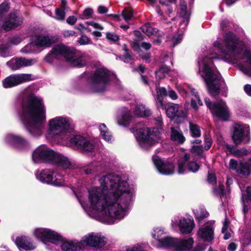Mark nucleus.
I'll use <instances>...</instances> for the list:
<instances>
[{"label":"nucleus","mask_w":251,"mask_h":251,"mask_svg":"<svg viewBox=\"0 0 251 251\" xmlns=\"http://www.w3.org/2000/svg\"><path fill=\"white\" fill-rule=\"evenodd\" d=\"M63 251H83V246L80 243V240H73L63 242L61 246Z\"/></svg>","instance_id":"c85d7f7f"},{"label":"nucleus","mask_w":251,"mask_h":251,"mask_svg":"<svg viewBox=\"0 0 251 251\" xmlns=\"http://www.w3.org/2000/svg\"><path fill=\"white\" fill-rule=\"evenodd\" d=\"M170 69L165 65L162 66L158 70L155 72L156 77L158 79H162L164 78L166 75L168 73Z\"/></svg>","instance_id":"a18cd8bd"},{"label":"nucleus","mask_w":251,"mask_h":251,"mask_svg":"<svg viewBox=\"0 0 251 251\" xmlns=\"http://www.w3.org/2000/svg\"><path fill=\"white\" fill-rule=\"evenodd\" d=\"M107 243L106 237L99 232H89L83 235L80 243L83 248L89 247L98 250L103 248Z\"/></svg>","instance_id":"1a4fd4ad"},{"label":"nucleus","mask_w":251,"mask_h":251,"mask_svg":"<svg viewBox=\"0 0 251 251\" xmlns=\"http://www.w3.org/2000/svg\"><path fill=\"white\" fill-rule=\"evenodd\" d=\"M166 113L167 116L170 118L175 117L185 118L187 116V110L185 111L180 110L179 109V105L173 103H168Z\"/></svg>","instance_id":"393cba45"},{"label":"nucleus","mask_w":251,"mask_h":251,"mask_svg":"<svg viewBox=\"0 0 251 251\" xmlns=\"http://www.w3.org/2000/svg\"><path fill=\"white\" fill-rule=\"evenodd\" d=\"M6 64L11 69L14 71L21 68L19 57L11 59L6 63Z\"/></svg>","instance_id":"c03bdc74"},{"label":"nucleus","mask_w":251,"mask_h":251,"mask_svg":"<svg viewBox=\"0 0 251 251\" xmlns=\"http://www.w3.org/2000/svg\"><path fill=\"white\" fill-rule=\"evenodd\" d=\"M182 39V34L179 33L173 37H168L167 40L170 42L173 47H175L181 42Z\"/></svg>","instance_id":"de8ad7c7"},{"label":"nucleus","mask_w":251,"mask_h":251,"mask_svg":"<svg viewBox=\"0 0 251 251\" xmlns=\"http://www.w3.org/2000/svg\"><path fill=\"white\" fill-rule=\"evenodd\" d=\"M153 163L158 171L162 175H168L174 172V167L172 164L165 163L157 155L152 157Z\"/></svg>","instance_id":"412c9836"},{"label":"nucleus","mask_w":251,"mask_h":251,"mask_svg":"<svg viewBox=\"0 0 251 251\" xmlns=\"http://www.w3.org/2000/svg\"><path fill=\"white\" fill-rule=\"evenodd\" d=\"M100 186L88 190L87 201L81 194H76L85 212L91 217L107 224H113L128 213L133 191L125 177L110 174L99 180Z\"/></svg>","instance_id":"f257e3e1"},{"label":"nucleus","mask_w":251,"mask_h":251,"mask_svg":"<svg viewBox=\"0 0 251 251\" xmlns=\"http://www.w3.org/2000/svg\"><path fill=\"white\" fill-rule=\"evenodd\" d=\"M191 151L197 155L201 156L203 151L201 146H193L191 149Z\"/></svg>","instance_id":"bf43d9fd"},{"label":"nucleus","mask_w":251,"mask_h":251,"mask_svg":"<svg viewBox=\"0 0 251 251\" xmlns=\"http://www.w3.org/2000/svg\"><path fill=\"white\" fill-rule=\"evenodd\" d=\"M212 141L209 135H206L204 137V149L205 150H209L212 145Z\"/></svg>","instance_id":"052dcab7"},{"label":"nucleus","mask_w":251,"mask_h":251,"mask_svg":"<svg viewBox=\"0 0 251 251\" xmlns=\"http://www.w3.org/2000/svg\"><path fill=\"white\" fill-rule=\"evenodd\" d=\"M171 226L174 228L178 226L182 234H189L192 232L195 225L191 217H175L172 220Z\"/></svg>","instance_id":"ddd939ff"},{"label":"nucleus","mask_w":251,"mask_h":251,"mask_svg":"<svg viewBox=\"0 0 251 251\" xmlns=\"http://www.w3.org/2000/svg\"><path fill=\"white\" fill-rule=\"evenodd\" d=\"M190 157L189 154L186 153L178 160L177 172L179 174L185 173L187 169L193 173H196L199 170L200 166L196 162L190 161Z\"/></svg>","instance_id":"f3484780"},{"label":"nucleus","mask_w":251,"mask_h":251,"mask_svg":"<svg viewBox=\"0 0 251 251\" xmlns=\"http://www.w3.org/2000/svg\"><path fill=\"white\" fill-rule=\"evenodd\" d=\"M78 43L81 45H85L91 44V39L86 35H82L77 41Z\"/></svg>","instance_id":"6e6d98bb"},{"label":"nucleus","mask_w":251,"mask_h":251,"mask_svg":"<svg viewBox=\"0 0 251 251\" xmlns=\"http://www.w3.org/2000/svg\"><path fill=\"white\" fill-rule=\"evenodd\" d=\"M22 39L19 36H14L11 37L9 40L8 46L9 45H17L20 43Z\"/></svg>","instance_id":"4d7b16f0"},{"label":"nucleus","mask_w":251,"mask_h":251,"mask_svg":"<svg viewBox=\"0 0 251 251\" xmlns=\"http://www.w3.org/2000/svg\"><path fill=\"white\" fill-rule=\"evenodd\" d=\"M171 139L172 141L179 144H182L185 141V138L182 131L177 127H171Z\"/></svg>","instance_id":"473e14b6"},{"label":"nucleus","mask_w":251,"mask_h":251,"mask_svg":"<svg viewBox=\"0 0 251 251\" xmlns=\"http://www.w3.org/2000/svg\"><path fill=\"white\" fill-rule=\"evenodd\" d=\"M55 151L46 145L37 147L32 152V160L34 163H50Z\"/></svg>","instance_id":"f8f14e48"},{"label":"nucleus","mask_w":251,"mask_h":251,"mask_svg":"<svg viewBox=\"0 0 251 251\" xmlns=\"http://www.w3.org/2000/svg\"><path fill=\"white\" fill-rule=\"evenodd\" d=\"M33 43L37 48H46L55 42L54 37L49 35H38L33 38Z\"/></svg>","instance_id":"5701e85b"},{"label":"nucleus","mask_w":251,"mask_h":251,"mask_svg":"<svg viewBox=\"0 0 251 251\" xmlns=\"http://www.w3.org/2000/svg\"><path fill=\"white\" fill-rule=\"evenodd\" d=\"M71 50L72 53H70L67 62L73 66L77 67L84 66L90 60V56L86 53H82L73 48Z\"/></svg>","instance_id":"6ab92c4d"},{"label":"nucleus","mask_w":251,"mask_h":251,"mask_svg":"<svg viewBox=\"0 0 251 251\" xmlns=\"http://www.w3.org/2000/svg\"><path fill=\"white\" fill-rule=\"evenodd\" d=\"M35 47L33 43V39H32V42L22 48L21 51L22 52L25 53L33 52L35 50Z\"/></svg>","instance_id":"09e8293b"},{"label":"nucleus","mask_w":251,"mask_h":251,"mask_svg":"<svg viewBox=\"0 0 251 251\" xmlns=\"http://www.w3.org/2000/svg\"><path fill=\"white\" fill-rule=\"evenodd\" d=\"M141 29L149 37L152 35L160 36L162 34V32H159L156 28L151 26L149 24H147L143 25Z\"/></svg>","instance_id":"c9c22d12"},{"label":"nucleus","mask_w":251,"mask_h":251,"mask_svg":"<svg viewBox=\"0 0 251 251\" xmlns=\"http://www.w3.org/2000/svg\"><path fill=\"white\" fill-rule=\"evenodd\" d=\"M151 235L152 237L157 241L158 244L167 235V232L165 231L164 228L156 227L154 228Z\"/></svg>","instance_id":"e433bc0d"},{"label":"nucleus","mask_w":251,"mask_h":251,"mask_svg":"<svg viewBox=\"0 0 251 251\" xmlns=\"http://www.w3.org/2000/svg\"><path fill=\"white\" fill-rule=\"evenodd\" d=\"M205 103L213 115L220 120H228L229 116V111L225 101L222 100H219L212 104L210 100L206 98Z\"/></svg>","instance_id":"9d476101"},{"label":"nucleus","mask_w":251,"mask_h":251,"mask_svg":"<svg viewBox=\"0 0 251 251\" xmlns=\"http://www.w3.org/2000/svg\"><path fill=\"white\" fill-rule=\"evenodd\" d=\"M35 176L38 180L44 183L56 186H62L65 184L66 178L51 169L38 170L36 172Z\"/></svg>","instance_id":"6e6552de"},{"label":"nucleus","mask_w":251,"mask_h":251,"mask_svg":"<svg viewBox=\"0 0 251 251\" xmlns=\"http://www.w3.org/2000/svg\"><path fill=\"white\" fill-rule=\"evenodd\" d=\"M122 16L126 22H128L133 18V14L131 9H125L122 13Z\"/></svg>","instance_id":"8fccbe9b"},{"label":"nucleus","mask_w":251,"mask_h":251,"mask_svg":"<svg viewBox=\"0 0 251 251\" xmlns=\"http://www.w3.org/2000/svg\"><path fill=\"white\" fill-rule=\"evenodd\" d=\"M214 46L224 55V59L236 64L241 72L251 76V43L245 44L232 33L226 34L224 39L218 38Z\"/></svg>","instance_id":"f03ea898"},{"label":"nucleus","mask_w":251,"mask_h":251,"mask_svg":"<svg viewBox=\"0 0 251 251\" xmlns=\"http://www.w3.org/2000/svg\"><path fill=\"white\" fill-rule=\"evenodd\" d=\"M196 218L200 221L203 218L207 217L209 213L203 208H200V209L194 210Z\"/></svg>","instance_id":"49530a36"},{"label":"nucleus","mask_w":251,"mask_h":251,"mask_svg":"<svg viewBox=\"0 0 251 251\" xmlns=\"http://www.w3.org/2000/svg\"><path fill=\"white\" fill-rule=\"evenodd\" d=\"M34 234L43 243L54 242L62 240V237L57 232L47 228H37Z\"/></svg>","instance_id":"2eb2a0df"},{"label":"nucleus","mask_w":251,"mask_h":251,"mask_svg":"<svg viewBox=\"0 0 251 251\" xmlns=\"http://www.w3.org/2000/svg\"><path fill=\"white\" fill-rule=\"evenodd\" d=\"M214 222L207 223L203 227L200 228L198 231V236L205 241L210 242L213 238L214 232L212 225Z\"/></svg>","instance_id":"b1692460"},{"label":"nucleus","mask_w":251,"mask_h":251,"mask_svg":"<svg viewBox=\"0 0 251 251\" xmlns=\"http://www.w3.org/2000/svg\"><path fill=\"white\" fill-rule=\"evenodd\" d=\"M226 148L230 151L231 153H233L234 155L237 156H243L247 155L248 153L247 150L245 148H242L240 150H235L228 145H226Z\"/></svg>","instance_id":"37998d69"},{"label":"nucleus","mask_w":251,"mask_h":251,"mask_svg":"<svg viewBox=\"0 0 251 251\" xmlns=\"http://www.w3.org/2000/svg\"><path fill=\"white\" fill-rule=\"evenodd\" d=\"M176 0H159V3L162 5L167 6H170L176 3Z\"/></svg>","instance_id":"69168bd1"},{"label":"nucleus","mask_w":251,"mask_h":251,"mask_svg":"<svg viewBox=\"0 0 251 251\" xmlns=\"http://www.w3.org/2000/svg\"><path fill=\"white\" fill-rule=\"evenodd\" d=\"M32 80L31 74H19L12 75L3 80V85L4 88H11Z\"/></svg>","instance_id":"dca6fc26"},{"label":"nucleus","mask_w":251,"mask_h":251,"mask_svg":"<svg viewBox=\"0 0 251 251\" xmlns=\"http://www.w3.org/2000/svg\"><path fill=\"white\" fill-rule=\"evenodd\" d=\"M110 81V73L104 68L97 69L89 77V88L93 92H102L106 90Z\"/></svg>","instance_id":"0eeeda50"},{"label":"nucleus","mask_w":251,"mask_h":251,"mask_svg":"<svg viewBox=\"0 0 251 251\" xmlns=\"http://www.w3.org/2000/svg\"><path fill=\"white\" fill-rule=\"evenodd\" d=\"M229 167L230 169L234 171L242 177H247L251 173V165L247 162L231 159L229 161Z\"/></svg>","instance_id":"a211bd4d"},{"label":"nucleus","mask_w":251,"mask_h":251,"mask_svg":"<svg viewBox=\"0 0 251 251\" xmlns=\"http://www.w3.org/2000/svg\"><path fill=\"white\" fill-rule=\"evenodd\" d=\"M156 90L157 93L156 95V103L158 106L164 108L162 97L167 95L166 90L164 88H159L158 87H156Z\"/></svg>","instance_id":"4c0bfd02"},{"label":"nucleus","mask_w":251,"mask_h":251,"mask_svg":"<svg viewBox=\"0 0 251 251\" xmlns=\"http://www.w3.org/2000/svg\"><path fill=\"white\" fill-rule=\"evenodd\" d=\"M135 136L140 146L144 149L154 145L161 139V133L158 128L143 127L137 129Z\"/></svg>","instance_id":"423d86ee"},{"label":"nucleus","mask_w":251,"mask_h":251,"mask_svg":"<svg viewBox=\"0 0 251 251\" xmlns=\"http://www.w3.org/2000/svg\"><path fill=\"white\" fill-rule=\"evenodd\" d=\"M55 16L53 17L56 20L60 21H63L65 19V12L64 10L60 8L55 9Z\"/></svg>","instance_id":"3c124183"},{"label":"nucleus","mask_w":251,"mask_h":251,"mask_svg":"<svg viewBox=\"0 0 251 251\" xmlns=\"http://www.w3.org/2000/svg\"><path fill=\"white\" fill-rule=\"evenodd\" d=\"M179 15L181 17L180 26L182 28L186 27L188 24L190 14L187 11L186 3L184 0H180Z\"/></svg>","instance_id":"c756f323"},{"label":"nucleus","mask_w":251,"mask_h":251,"mask_svg":"<svg viewBox=\"0 0 251 251\" xmlns=\"http://www.w3.org/2000/svg\"><path fill=\"white\" fill-rule=\"evenodd\" d=\"M175 250L176 251H190L193 248L194 240L192 238H176Z\"/></svg>","instance_id":"a878e982"},{"label":"nucleus","mask_w":251,"mask_h":251,"mask_svg":"<svg viewBox=\"0 0 251 251\" xmlns=\"http://www.w3.org/2000/svg\"><path fill=\"white\" fill-rule=\"evenodd\" d=\"M63 35L64 37L68 38L70 36H76V33L73 30H65L63 31Z\"/></svg>","instance_id":"338daca9"},{"label":"nucleus","mask_w":251,"mask_h":251,"mask_svg":"<svg viewBox=\"0 0 251 251\" xmlns=\"http://www.w3.org/2000/svg\"><path fill=\"white\" fill-rule=\"evenodd\" d=\"M189 129L191 136L193 137H199L201 135L200 127L193 123H189Z\"/></svg>","instance_id":"79ce46f5"},{"label":"nucleus","mask_w":251,"mask_h":251,"mask_svg":"<svg viewBox=\"0 0 251 251\" xmlns=\"http://www.w3.org/2000/svg\"><path fill=\"white\" fill-rule=\"evenodd\" d=\"M70 145L72 147L83 151H92L94 146L85 137L76 135L70 139Z\"/></svg>","instance_id":"aec40b11"},{"label":"nucleus","mask_w":251,"mask_h":251,"mask_svg":"<svg viewBox=\"0 0 251 251\" xmlns=\"http://www.w3.org/2000/svg\"><path fill=\"white\" fill-rule=\"evenodd\" d=\"M100 131V135L102 138L107 142H111L112 140V136L109 130L104 124H100L99 126Z\"/></svg>","instance_id":"58836bf2"},{"label":"nucleus","mask_w":251,"mask_h":251,"mask_svg":"<svg viewBox=\"0 0 251 251\" xmlns=\"http://www.w3.org/2000/svg\"><path fill=\"white\" fill-rule=\"evenodd\" d=\"M106 38L108 40L114 42L118 41L119 38L117 35L112 32H107L106 34Z\"/></svg>","instance_id":"0e129e2a"},{"label":"nucleus","mask_w":251,"mask_h":251,"mask_svg":"<svg viewBox=\"0 0 251 251\" xmlns=\"http://www.w3.org/2000/svg\"><path fill=\"white\" fill-rule=\"evenodd\" d=\"M20 67H27L31 66L37 62V60L34 58H27L25 57H19Z\"/></svg>","instance_id":"ea45409f"},{"label":"nucleus","mask_w":251,"mask_h":251,"mask_svg":"<svg viewBox=\"0 0 251 251\" xmlns=\"http://www.w3.org/2000/svg\"><path fill=\"white\" fill-rule=\"evenodd\" d=\"M8 46L0 44V55L2 57H6L10 55L8 50Z\"/></svg>","instance_id":"13d9d810"},{"label":"nucleus","mask_w":251,"mask_h":251,"mask_svg":"<svg viewBox=\"0 0 251 251\" xmlns=\"http://www.w3.org/2000/svg\"><path fill=\"white\" fill-rule=\"evenodd\" d=\"M121 114L117 119L118 124L125 126L128 125L132 120L130 111L126 107H123L121 109Z\"/></svg>","instance_id":"2f4dec72"},{"label":"nucleus","mask_w":251,"mask_h":251,"mask_svg":"<svg viewBox=\"0 0 251 251\" xmlns=\"http://www.w3.org/2000/svg\"><path fill=\"white\" fill-rule=\"evenodd\" d=\"M73 126V122L71 118L56 116L49 121L46 137L50 140L66 141L69 138Z\"/></svg>","instance_id":"39448f33"},{"label":"nucleus","mask_w":251,"mask_h":251,"mask_svg":"<svg viewBox=\"0 0 251 251\" xmlns=\"http://www.w3.org/2000/svg\"><path fill=\"white\" fill-rule=\"evenodd\" d=\"M249 134L250 127L248 125L235 124L233 126L232 140L236 145H239L244 141L245 143H248Z\"/></svg>","instance_id":"4468645a"},{"label":"nucleus","mask_w":251,"mask_h":251,"mask_svg":"<svg viewBox=\"0 0 251 251\" xmlns=\"http://www.w3.org/2000/svg\"><path fill=\"white\" fill-rule=\"evenodd\" d=\"M198 101L196 99L192 98L191 99V106L194 110L195 111H197L199 109V106L197 104Z\"/></svg>","instance_id":"774afa93"},{"label":"nucleus","mask_w":251,"mask_h":251,"mask_svg":"<svg viewBox=\"0 0 251 251\" xmlns=\"http://www.w3.org/2000/svg\"><path fill=\"white\" fill-rule=\"evenodd\" d=\"M86 25H87L88 26L90 25L94 28L96 29L101 30L103 29V27L94 21L87 22H86Z\"/></svg>","instance_id":"680f3d73"},{"label":"nucleus","mask_w":251,"mask_h":251,"mask_svg":"<svg viewBox=\"0 0 251 251\" xmlns=\"http://www.w3.org/2000/svg\"><path fill=\"white\" fill-rule=\"evenodd\" d=\"M176 239L167 235L157 244V246L160 248L175 249Z\"/></svg>","instance_id":"72a5a7b5"},{"label":"nucleus","mask_w":251,"mask_h":251,"mask_svg":"<svg viewBox=\"0 0 251 251\" xmlns=\"http://www.w3.org/2000/svg\"><path fill=\"white\" fill-rule=\"evenodd\" d=\"M219 58L218 56L211 53L209 57L199 58L198 62L199 73L204 79L209 93L214 96L219 93L223 83L221 76L212 62V59Z\"/></svg>","instance_id":"20e7f679"},{"label":"nucleus","mask_w":251,"mask_h":251,"mask_svg":"<svg viewBox=\"0 0 251 251\" xmlns=\"http://www.w3.org/2000/svg\"><path fill=\"white\" fill-rule=\"evenodd\" d=\"M191 94L194 97H193L194 99H196L198 101V103L199 105L201 106L202 105V102L200 100V97L198 94V92L195 89H192L190 91Z\"/></svg>","instance_id":"e2e57ef3"},{"label":"nucleus","mask_w":251,"mask_h":251,"mask_svg":"<svg viewBox=\"0 0 251 251\" xmlns=\"http://www.w3.org/2000/svg\"><path fill=\"white\" fill-rule=\"evenodd\" d=\"M131 47L134 50L137 51L138 53L140 54V55L143 59H145L146 61L149 60L150 58V55L148 53H147L145 55H143L141 53V48L145 49L146 50H149L151 47V44L150 43L143 42L140 44L137 40H135L131 44Z\"/></svg>","instance_id":"7c9ffc66"},{"label":"nucleus","mask_w":251,"mask_h":251,"mask_svg":"<svg viewBox=\"0 0 251 251\" xmlns=\"http://www.w3.org/2000/svg\"><path fill=\"white\" fill-rule=\"evenodd\" d=\"M9 9L8 2L4 1L0 5V16L3 17L8 12Z\"/></svg>","instance_id":"5fc2aeb1"},{"label":"nucleus","mask_w":251,"mask_h":251,"mask_svg":"<svg viewBox=\"0 0 251 251\" xmlns=\"http://www.w3.org/2000/svg\"><path fill=\"white\" fill-rule=\"evenodd\" d=\"M5 142L16 148H21L26 144V141L22 137L12 133H9L4 137Z\"/></svg>","instance_id":"bb28decb"},{"label":"nucleus","mask_w":251,"mask_h":251,"mask_svg":"<svg viewBox=\"0 0 251 251\" xmlns=\"http://www.w3.org/2000/svg\"><path fill=\"white\" fill-rule=\"evenodd\" d=\"M14 242L19 248H22L25 250H32L36 248L35 245L26 236H17Z\"/></svg>","instance_id":"cd10ccee"},{"label":"nucleus","mask_w":251,"mask_h":251,"mask_svg":"<svg viewBox=\"0 0 251 251\" xmlns=\"http://www.w3.org/2000/svg\"><path fill=\"white\" fill-rule=\"evenodd\" d=\"M93 14V10L90 8H87L83 11L80 18L81 19H88L92 18Z\"/></svg>","instance_id":"603ef678"},{"label":"nucleus","mask_w":251,"mask_h":251,"mask_svg":"<svg viewBox=\"0 0 251 251\" xmlns=\"http://www.w3.org/2000/svg\"><path fill=\"white\" fill-rule=\"evenodd\" d=\"M72 49L62 44L54 46L45 56L44 59L49 63H52L55 59L62 58H64L68 61L70 53H72Z\"/></svg>","instance_id":"9b49d317"},{"label":"nucleus","mask_w":251,"mask_h":251,"mask_svg":"<svg viewBox=\"0 0 251 251\" xmlns=\"http://www.w3.org/2000/svg\"><path fill=\"white\" fill-rule=\"evenodd\" d=\"M147 246L148 244L146 243L137 244L133 246H126V251H146L145 249Z\"/></svg>","instance_id":"a19ab883"},{"label":"nucleus","mask_w":251,"mask_h":251,"mask_svg":"<svg viewBox=\"0 0 251 251\" xmlns=\"http://www.w3.org/2000/svg\"><path fill=\"white\" fill-rule=\"evenodd\" d=\"M22 122L32 135L39 136L43 132L46 122V110L42 100L29 95L23 105Z\"/></svg>","instance_id":"7ed1b4c3"},{"label":"nucleus","mask_w":251,"mask_h":251,"mask_svg":"<svg viewBox=\"0 0 251 251\" xmlns=\"http://www.w3.org/2000/svg\"><path fill=\"white\" fill-rule=\"evenodd\" d=\"M124 50L125 51L123 59L125 62H128L130 60H133L132 56L130 53V51L128 50L126 45L124 46Z\"/></svg>","instance_id":"864d4df0"},{"label":"nucleus","mask_w":251,"mask_h":251,"mask_svg":"<svg viewBox=\"0 0 251 251\" xmlns=\"http://www.w3.org/2000/svg\"><path fill=\"white\" fill-rule=\"evenodd\" d=\"M50 163L62 169L70 168L73 164L72 161L67 157L55 151Z\"/></svg>","instance_id":"4be33fe9"},{"label":"nucleus","mask_w":251,"mask_h":251,"mask_svg":"<svg viewBox=\"0 0 251 251\" xmlns=\"http://www.w3.org/2000/svg\"><path fill=\"white\" fill-rule=\"evenodd\" d=\"M133 112L135 115L140 117H148L151 114V111L142 104H137Z\"/></svg>","instance_id":"f704fd0d"}]
</instances>
